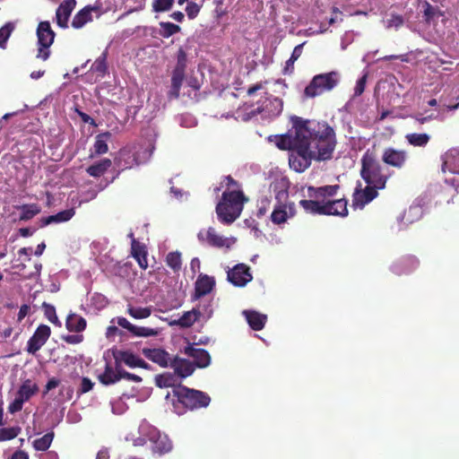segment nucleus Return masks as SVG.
Segmentation results:
<instances>
[{
	"instance_id": "13d9d810",
	"label": "nucleus",
	"mask_w": 459,
	"mask_h": 459,
	"mask_svg": "<svg viewBox=\"0 0 459 459\" xmlns=\"http://www.w3.org/2000/svg\"><path fill=\"white\" fill-rule=\"evenodd\" d=\"M60 385V380L56 377H51L44 386L43 395H46L49 391L57 387Z\"/></svg>"
},
{
	"instance_id": "bb28decb",
	"label": "nucleus",
	"mask_w": 459,
	"mask_h": 459,
	"mask_svg": "<svg viewBox=\"0 0 459 459\" xmlns=\"http://www.w3.org/2000/svg\"><path fill=\"white\" fill-rule=\"evenodd\" d=\"M111 136L112 134L108 131L97 134L93 144L94 152L90 157L93 158L95 155L107 153L108 152V142L110 141Z\"/></svg>"
},
{
	"instance_id": "6e6552de",
	"label": "nucleus",
	"mask_w": 459,
	"mask_h": 459,
	"mask_svg": "<svg viewBox=\"0 0 459 459\" xmlns=\"http://www.w3.org/2000/svg\"><path fill=\"white\" fill-rule=\"evenodd\" d=\"M39 49L37 57L46 61L50 56L49 48L53 44L56 33L48 21L40 22L37 28Z\"/></svg>"
},
{
	"instance_id": "0e129e2a",
	"label": "nucleus",
	"mask_w": 459,
	"mask_h": 459,
	"mask_svg": "<svg viewBox=\"0 0 459 459\" xmlns=\"http://www.w3.org/2000/svg\"><path fill=\"white\" fill-rule=\"evenodd\" d=\"M35 271L32 273H30L28 274H22L24 279H31L35 276H39L40 274V271L42 269V264L40 263H37L34 265Z\"/></svg>"
},
{
	"instance_id": "412c9836",
	"label": "nucleus",
	"mask_w": 459,
	"mask_h": 459,
	"mask_svg": "<svg viewBox=\"0 0 459 459\" xmlns=\"http://www.w3.org/2000/svg\"><path fill=\"white\" fill-rule=\"evenodd\" d=\"M339 189V185H328L320 187L308 186L307 195L310 198L331 200L330 198L334 197Z\"/></svg>"
},
{
	"instance_id": "79ce46f5",
	"label": "nucleus",
	"mask_w": 459,
	"mask_h": 459,
	"mask_svg": "<svg viewBox=\"0 0 459 459\" xmlns=\"http://www.w3.org/2000/svg\"><path fill=\"white\" fill-rule=\"evenodd\" d=\"M166 263L175 272L181 269V254L179 252H169L166 256Z\"/></svg>"
},
{
	"instance_id": "4be33fe9",
	"label": "nucleus",
	"mask_w": 459,
	"mask_h": 459,
	"mask_svg": "<svg viewBox=\"0 0 459 459\" xmlns=\"http://www.w3.org/2000/svg\"><path fill=\"white\" fill-rule=\"evenodd\" d=\"M170 367L174 368L175 373L181 378L191 376L195 369L193 362L179 357L173 358Z\"/></svg>"
},
{
	"instance_id": "423d86ee",
	"label": "nucleus",
	"mask_w": 459,
	"mask_h": 459,
	"mask_svg": "<svg viewBox=\"0 0 459 459\" xmlns=\"http://www.w3.org/2000/svg\"><path fill=\"white\" fill-rule=\"evenodd\" d=\"M340 82L338 72L332 71L315 75L304 90V96L315 98L334 89Z\"/></svg>"
},
{
	"instance_id": "c756f323",
	"label": "nucleus",
	"mask_w": 459,
	"mask_h": 459,
	"mask_svg": "<svg viewBox=\"0 0 459 459\" xmlns=\"http://www.w3.org/2000/svg\"><path fill=\"white\" fill-rule=\"evenodd\" d=\"M87 325L85 318L72 313L66 317L65 326L69 332L81 333L85 330Z\"/></svg>"
},
{
	"instance_id": "338daca9",
	"label": "nucleus",
	"mask_w": 459,
	"mask_h": 459,
	"mask_svg": "<svg viewBox=\"0 0 459 459\" xmlns=\"http://www.w3.org/2000/svg\"><path fill=\"white\" fill-rule=\"evenodd\" d=\"M30 309V306L26 304L22 305L18 313L17 320L21 322L28 315Z\"/></svg>"
},
{
	"instance_id": "37998d69",
	"label": "nucleus",
	"mask_w": 459,
	"mask_h": 459,
	"mask_svg": "<svg viewBox=\"0 0 459 459\" xmlns=\"http://www.w3.org/2000/svg\"><path fill=\"white\" fill-rule=\"evenodd\" d=\"M160 35L163 38H169L170 36L180 31V27L177 24H174L169 22H161L160 23Z\"/></svg>"
},
{
	"instance_id": "dca6fc26",
	"label": "nucleus",
	"mask_w": 459,
	"mask_h": 459,
	"mask_svg": "<svg viewBox=\"0 0 459 459\" xmlns=\"http://www.w3.org/2000/svg\"><path fill=\"white\" fill-rule=\"evenodd\" d=\"M420 265L419 259L414 255H408L397 260L392 265V272L397 275L409 274Z\"/></svg>"
},
{
	"instance_id": "c03bdc74",
	"label": "nucleus",
	"mask_w": 459,
	"mask_h": 459,
	"mask_svg": "<svg viewBox=\"0 0 459 459\" xmlns=\"http://www.w3.org/2000/svg\"><path fill=\"white\" fill-rule=\"evenodd\" d=\"M20 427L0 429V442L15 438L21 432Z\"/></svg>"
},
{
	"instance_id": "6e6d98bb",
	"label": "nucleus",
	"mask_w": 459,
	"mask_h": 459,
	"mask_svg": "<svg viewBox=\"0 0 459 459\" xmlns=\"http://www.w3.org/2000/svg\"><path fill=\"white\" fill-rule=\"evenodd\" d=\"M367 78H368V75L364 74L357 81L356 86L354 88V96L355 97L360 96L364 92Z\"/></svg>"
},
{
	"instance_id": "39448f33",
	"label": "nucleus",
	"mask_w": 459,
	"mask_h": 459,
	"mask_svg": "<svg viewBox=\"0 0 459 459\" xmlns=\"http://www.w3.org/2000/svg\"><path fill=\"white\" fill-rule=\"evenodd\" d=\"M173 395L178 398L179 403L191 411L205 408L211 402V398L206 393L185 385L175 387Z\"/></svg>"
},
{
	"instance_id": "49530a36",
	"label": "nucleus",
	"mask_w": 459,
	"mask_h": 459,
	"mask_svg": "<svg viewBox=\"0 0 459 459\" xmlns=\"http://www.w3.org/2000/svg\"><path fill=\"white\" fill-rule=\"evenodd\" d=\"M266 108L273 116H279L283 109V102L278 97H273L269 100V104L266 105Z\"/></svg>"
},
{
	"instance_id": "a878e982",
	"label": "nucleus",
	"mask_w": 459,
	"mask_h": 459,
	"mask_svg": "<svg viewBox=\"0 0 459 459\" xmlns=\"http://www.w3.org/2000/svg\"><path fill=\"white\" fill-rule=\"evenodd\" d=\"M249 326L255 331H260L264 327L267 316L254 310H245L243 312Z\"/></svg>"
},
{
	"instance_id": "2f4dec72",
	"label": "nucleus",
	"mask_w": 459,
	"mask_h": 459,
	"mask_svg": "<svg viewBox=\"0 0 459 459\" xmlns=\"http://www.w3.org/2000/svg\"><path fill=\"white\" fill-rule=\"evenodd\" d=\"M299 205L304 209V211L307 213L324 215V212H325L324 200L303 199V200L299 201Z\"/></svg>"
},
{
	"instance_id": "680f3d73",
	"label": "nucleus",
	"mask_w": 459,
	"mask_h": 459,
	"mask_svg": "<svg viewBox=\"0 0 459 459\" xmlns=\"http://www.w3.org/2000/svg\"><path fill=\"white\" fill-rule=\"evenodd\" d=\"M76 112L83 123L90 124L93 126H97L95 120L91 117H90L88 114H86L77 108H76Z\"/></svg>"
},
{
	"instance_id": "1a4fd4ad",
	"label": "nucleus",
	"mask_w": 459,
	"mask_h": 459,
	"mask_svg": "<svg viewBox=\"0 0 459 459\" xmlns=\"http://www.w3.org/2000/svg\"><path fill=\"white\" fill-rule=\"evenodd\" d=\"M197 238L202 244H207L212 247L225 248L227 250L230 249L236 242L235 238H225L219 235L212 227H209L207 230H201L197 234Z\"/></svg>"
},
{
	"instance_id": "9d476101",
	"label": "nucleus",
	"mask_w": 459,
	"mask_h": 459,
	"mask_svg": "<svg viewBox=\"0 0 459 459\" xmlns=\"http://www.w3.org/2000/svg\"><path fill=\"white\" fill-rule=\"evenodd\" d=\"M113 357L116 368H122V363H125L129 368H141L144 369H150L151 368L146 361L130 351L116 350L113 351Z\"/></svg>"
},
{
	"instance_id": "4d7b16f0",
	"label": "nucleus",
	"mask_w": 459,
	"mask_h": 459,
	"mask_svg": "<svg viewBox=\"0 0 459 459\" xmlns=\"http://www.w3.org/2000/svg\"><path fill=\"white\" fill-rule=\"evenodd\" d=\"M25 402L16 395L14 401L9 405V411L13 413L22 409V405Z\"/></svg>"
},
{
	"instance_id": "774afa93",
	"label": "nucleus",
	"mask_w": 459,
	"mask_h": 459,
	"mask_svg": "<svg viewBox=\"0 0 459 459\" xmlns=\"http://www.w3.org/2000/svg\"><path fill=\"white\" fill-rule=\"evenodd\" d=\"M11 459H29V455L26 452L22 450H18L13 453Z\"/></svg>"
},
{
	"instance_id": "58836bf2",
	"label": "nucleus",
	"mask_w": 459,
	"mask_h": 459,
	"mask_svg": "<svg viewBox=\"0 0 459 459\" xmlns=\"http://www.w3.org/2000/svg\"><path fill=\"white\" fill-rule=\"evenodd\" d=\"M54 438V432H48L43 437L33 441V447L37 451H46L49 448Z\"/></svg>"
},
{
	"instance_id": "f257e3e1",
	"label": "nucleus",
	"mask_w": 459,
	"mask_h": 459,
	"mask_svg": "<svg viewBox=\"0 0 459 459\" xmlns=\"http://www.w3.org/2000/svg\"><path fill=\"white\" fill-rule=\"evenodd\" d=\"M335 145L334 130L326 124L308 141L302 144L299 142L297 149L290 155V167L297 172H303L311 165L313 160L319 161L330 160Z\"/></svg>"
},
{
	"instance_id": "72a5a7b5",
	"label": "nucleus",
	"mask_w": 459,
	"mask_h": 459,
	"mask_svg": "<svg viewBox=\"0 0 459 459\" xmlns=\"http://www.w3.org/2000/svg\"><path fill=\"white\" fill-rule=\"evenodd\" d=\"M172 449V443L167 436L159 435L158 437L153 440L152 450L154 454L159 455H165L170 452Z\"/></svg>"
},
{
	"instance_id": "ea45409f",
	"label": "nucleus",
	"mask_w": 459,
	"mask_h": 459,
	"mask_svg": "<svg viewBox=\"0 0 459 459\" xmlns=\"http://www.w3.org/2000/svg\"><path fill=\"white\" fill-rule=\"evenodd\" d=\"M42 308L44 310L45 316L51 324L56 326H61V322L59 321L56 316V308L53 305L48 304L47 302H43Z\"/></svg>"
},
{
	"instance_id": "de8ad7c7",
	"label": "nucleus",
	"mask_w": 459,
	"mask_h": 459,
	"mask_svg": "<svg viewBox=\"0 0 459 459\" xmlns=\"http://www.w3.org/2000/svg\"><path fill=\"white\" fill-rule=\"evenodd\" d=\"M174 0H153L152 10L156 13H162L172 8Z\"/></svg>"
},
{
	"instance_id": "603ef678",
	"label": "nucleus",
	"mask_w": 459,
	"mask_h": 459,
	"mask_svg": "<svg viewBox=\"0 0 459 459\" xmlns=\"http://www.w3.org/2000/svg\"><path fill=\"white\" fill-rule=\"evenodd\" d=\"M404 23L403 17L400 14L392 13L390 19L386 21V28H401Z\"/></svg>"
},
{
	"instance_id": "0eeeda50",
	"label": "nucleus",
	"mask_w": 459,
	"mask_h": 459,
	"mask_svg": "<svg viewBox=\"0 0 459 459\" xmlns=\"http://www.w3.org/2000/svg\"><path fill=\"white\" fill-rule=\"evenodd\" d=\"M187 56L186 51L180 48L177 54V64L172 72L171 87L168 93L169 99H178L180 89L186 76Z\"/></svg>"
},
{
	"instance_id": "f03ea898",
	"label": "nucleus",
	"mask_w": 459,
	"mask_h": 459,
	"mask_svg": "<svg viewBox=\"0 0 459 459\" xmlns=\"http://www.w3.org/2000/svg\"><path fill=\"white\" fill-rule=\"evenodd\" d=\"M360 176L367 186L364 189H356L353 204L362 208L377 197L378 190L385 188L391 173L381 165L373 152L367 150L361 157Z\"/></svg>"
},
{
	"instance_id": "69168bd1",
	"label": "nucleus",
	"mask_w": 459,
	"mask_h": 459,
	"mask_svg": "<svg viewBox=\"0 0 459 459\" xmlns=\"http://www.w3.org/2000/svg\"><path fill=\"white\" fill-rule=\"evenodd\" d=\"M303 46H304V43L296 46L294 48L290 58H291L294 61H297L302 54Z\"/></svg>"
},
{
	"instance_id": "a19ab883",
	"label": "nucleus",
	"mask_w": 459,
	"mask_h": 459,
	"mask_svg": "<svg viewBox=\"0 0 459 459\" xmlns=\"http://www.w3.org/2000/svg\"><path fill=\"white\" fill-rule=\"evenodd\" d=\"M14 24L11 22H6L3 27L0 28V48L4 49L6 48V42L10 38L12 32L14 30Z\"/></svg>"
},
{
	"instance_id": "e433bc0d",
	"label": "nucleus",
	"mask_w": 459,
	"mask_h": 459,
	"mask_svg": "<svg viewBox=\"0 0 459 459\" xmlns=\"http://www.w3.org/2000/svg\"><path fill=\"white\" fill-rule=\"evenodd\" d=\"M406 141L409 143V144L415 146V147H424L426 146L429 140L430 136L428 134H407L405 135Z\"/></svg>"
},
{
	"instance_id": "5fc2aeb1",
	"label": "nucleus",
	"mask_w": 459,
	"mask_h": 459,
	"mask_svg": "<svg viewBox=\"0 0 459 459\" xmlns=\"http://www.w3.org/2000/svg\"><path fill=\"white\" fill-rule=\"evenodd\" d=\"M186 12L189 19H194L198 15L200 6L195 2H188L186 7Z\"/></svg>"
},
{
	"instance_id": "09e8293b",
	"label": "nucleus",
	"mask_w": 459,
	"mask_h": 459,
	"mask_svg": "<svg viewBox=\"0 0 459 459\" xmlns=\"http://www.w3.org/2000/svg\"><path fill=\"white\" fill-rule=\"evenodd\" d=\"M156 385L159 387H169L174 385V377L169 374H160L155 377Z\"/></svg>"
},
{
	"instance_id": "f8f14e48",
	"label": "nucleus",
	"mask_w": 459,
	"mask_h": 459,
	"mask_svg": "<svg viewBox=\"0 0 459 459\" xmlns=\"http://www.w3.org/2000/svg\"><path fill=\"white\" fill-rule=\"evenodd\" d=\"M50 334L51 329L48 325H39L27 342V352L30 354H35L47 342Z\"/></svg>"
},
{
	"instance_id": "c85d7f7f",
	"label": "nucleus",
	"mask_w": 459,
	"mask_h": 459,
	"mask_svg": "<svg viewBox=\"0 0 459 459\" xmlns=\"http://www.w3.org/2000/svg\"><path fill=\"white\" fill-rule=\"evenodd\" d=\"M99 380L105 385H112L121 380V368H113L107 364L104 372L100 375Z\"/></svg>"
},
{
	"instance_id": "bf43d9fd",
	"label": "nucleus",
	"mask_w": 459,
	"mask_h": 459,
	"mask_svg": "<svg viewBox=\"0 0 459 459\" xmlns=\"http://www.w3.org/2000/svg\"><path fill=\"white\" fill-rule=\"evenodd\" d=\"M63 340L70 344H78L83 341V336L82 334H70L63 336Z\"/></svg>"
},
{
	"instance_id": "8fccbe9b",
	"label": "nucleus",
	"mask_w": 459,
	"mask_h": 459,
	"mask_svg": "<svg viewBox=\"0 0 459 459\" xmlns=\"http://www.w3.org/2000/svg\"><path fill=\"white\" fill-rule=\"evenodd\" d=\"M271 199L267 196H262L258 201V209L256 216L262 218L264 216L270 209Z\"/></svg>"
},
{
	"instance_id": "f3484780",
	"label": "nucleus",
	"mask_w": 459,
	"mask_h": 459,
	"mask_svg": "<svg viewBox=\"0 0 459 459\" xmlns=\"http://www.w3.org/2000/svg\"><path fill=\"white\" fill-rule=\"evenodd\" d=\"M442 171L459 175V147H452L442 155Z\"/></svg>"
},
{
	"instance_id": "7ed1b4c3",
	"label": "nucleus",
	"mask_w": 459,
	"mask_h": 459,
	"mask_svg": "<svg viewBox=\"0 0 459 459\" xmlns=\"http://www.w3.org/2000/svg\"><path fill=\"white\" fill-rule=\"evenodd\" d=\"M327 123L318 122L315 120H305L301 117H295L293 118V128L295 130V134H282L279 137L277 141V146L281 150H291L294 152L299 145V142L300 143H304L306 141H308L315 135L316 133L320 132V129L323 128Z\"/></svg>"
},
{
	"instance_id": "9b49d317",
	"label": "nucleus",
	"mask_w": 459,
	"mask_h": 459,
	"mask_svg": "<svg viewBox=\"0 0 459 459\" xmlns=\"http://www.w3.org/2000/svg\"><path fill=\"white\" fill-rule=\"evenodd\" d=\"M228 281L236 287H245L253 280L251 269L246 264H238L227 273Z\"/></svg>"
},
{
	"instance_id": "7c9ffc66",
	"label": "nucleus",
	"mask_w": 459,
	"mask_h": 459,
	"mask_svg": "<svg viewBox=\"0 0 459 459\" xmlns=\"http://www.w3.org/2000/svg\"><path fill=\"white\" fill-rule=\"evenodd\" d=\"M112 166V161L110 159L105 158L94 164L89 166L86 169V172L93 178H100L103 176L106 171Z\"/></svg>"
},
{
	"instance_id": "473e14b6",
	"label": "nucleus",
	"mask_w": 459,
	"mask_h": 459,
	"mask_svg": "<svg viewBox=\"0 0 459 459\" xmlns=\"http://www.w3.org/2000/svg\"><path fill=\"white\" fill-rule=\"evenodd\" d=\"M38 391V385L33 383L30 379H26L19 387L17 396L22 399V401L27 402L30 397L36 394Z\"/></svg>"
},
{
	"instance_id": "cd10ccee",
	"label": "nucleus",
	"mask_w": 459,
	"mask_h": 459,
	"mask_svg": "<svg viewBox=\"0 0 459 459\" xmlns=\"http://www.w3.org/2000/svg\"><path fill=\"white\" fill-rule=\"evenodd\" d=\"M94 10L91 5H87L80 10L73 18L72 27L82 29L86 23L92 21L91 12Z\"/></svg>"
},
{
	"instance_id": "aec40b11",
	"label": "nucleus",
	"mask_w": 459,
	"mask_h": 459,
	"mask_svg": "<svg viewBox=\"0 0 459 459\" xmlns=\"http://www.w3.org/2000/svg\"><path fill=\"white\" fill-rule=\"evenodd\" d=\"M75 4V0H65L59 4L56 12V23L59 27H68V21Z\"/></svg>"
},
{
	"instance_id": "c9c22d12",
	"label": "nucleus",
	"mask_w": 459,
	"mask_h": 459,
	"mask_svg": "<svg viewBox=\"0 0 459 459\" xmlns=\"http://www.w3.org/2000/svg\"><path fill=\"white\" fill-rule=\"evenodd\" d=\"M108 50L105 49L101 55L96 58L94 63L91 65V70L96 73L98 75L103 77L108 72Z\"/></svg>"
},
{
	"instance_id": "5701e85b",
	"label": "nucleus",
	"mask_w": 459,
	"mask_h": 459,
	"mask_svg": "<svg viewBox=\"0 0 459 459\" xmlns=\"http://www.w3.org/2000/svg\"><path fill=\"white\" fill-rule=\"evenodd\" d=\"M131 255L137 261L142 269H147L148 261L146 247L135 239V238H133V241L131 242Z\"/></svg>"
},
{
	"instance_id": "a211bd4d",
	"label": "nucleus",
	"mask_w": 459,
	"mask_h": 459,
	"mask_svg": "<svg viewBox=\"0 0 459 459\" xmlns=\"http://www.w3.org/2000/svg\"><path fill=\"white\" fill-rule=\"evenodd\" d=\"M347 204V200L344 198L324 200V215L345 217L348 215Z\"/></svg>"
},
{
	"instance_id": "f704fd0d",
	"label": "nucleus",
	"mask_w": 459,
	"mask_h": 459,
	"mask_svg": "<svg viewBox=\"0 0 459 459\" xmlns=\"http://www.w3.org/2000/svg\"><path fill=\"white\" fill-rule=\"evenodd\" d=\"M21 210L20 221H27L40 213L41 208L38 204H26L16 207Z\"/></svg>"
},
{
	"instance_id": "e2e57ef3",
	"label": "nucleus",
	"mask_w": 459,
	"mask_h": 459,
	"mask_svg": "<svg viewBox=\"0 0 459 459\" xmlns=\"http://www.w3.org/2000/svg\"><path fill=\"white\" fill-rule=\"evenodd\" d=\"M117 324L119 326L128 330L130 333L134 328V325H132L126 318L125 317H118L117 318Z\"/></svg>"
},
{
	"instance_id": "20e7f679",
	"label": "nucleus",
	"mask_w": 459,
	"mask_h": 459,
	"mask_svg": "<svg viewBox=\"0 0 459 459\" xmlns=\"http://www.w3.org/2000/svg\"><path fill=\"white\" fill-rule=\"evenodd\" d=\"M247 201V198L240 190L223 192L215 209L219 221L226 225L233 223L240 216Z\"/></svg>"
},
{
	"instance_id": "b1692460",
	"label": "nucleus",
	"mask_w": 459,
	"mask_h": 459,
	"mask_svg": "<svg viewBox=\"0 0 459 459\" xmlns=\"http://www.w3.org/2000/svg\"><path fill=\"white\" fill-rule=\"evenodd\" d=\"M215 285L213 277L208 275H200L195 281V298L199 299L210 293Z\"/></svg>"
},
{
	"instance_id": "393cba45",
	"label": "nucleus",
	"mask_w": 459,
	"mask_h": 459,
	"mask_svg": "<svg viewBox=\"0 0 459 459\" xmlns=\"http://www.w3.org/2000/svg\"><path fill=\"white\" fill-rule=\"evenodd\" d=\"M75 214L74 208L66 209L61 211L54 215H49L47 217H42L40 219V226L46 227L52 223H63L70 221Z\"/></svg>"
},
{
	"instance_id": "4468645a",
	"label": "nucleus",
	"mask_w": 459,
	"mask_h": 459,
	"mask_svg": "<svg viewBox=\"0 0 459 459\" xmlns=\"http://www.w3.org/2000/svg\"><path fill=\"white\" fill-rule=\"evenodd\" d=\"M407 159L408 155L405 151L394 148H386L382 155L384 163L396 169L403 168Z\"/></svg>"
},
{
	"instance_id": "a18cd8bd",
	"label": "nucleus",
	"mask_w": 459,
	"mask_h": 459,
	"mask_svg": "<svg viewBox=\"0 0 459 459\" xmlns=\"http://www.w3.org/2000/svg\"><path fill=\"white\" fill-rule=\"evenodd\" d=\"M127 312L132 317L135 319H143L151 316L152 309L150 307H129Z\"/></svg>"
},
{
	"instance_id": "4c0bfd02",
	"label": "nucleus",
	"mask_w": 459,
	"mask_h": 459,
	"mask_svg": "<svg viewBox=\"0 0 459 459\" xmlns=\"http://www.w3.org/2000/svg\"><path fill=\"white\" fill-rule=\"evenodd\" d=\"M200 315V311L195 309L185 312L178 319V325L182 327H190L199 319Z\"/></svg>"
},
{
	"instance_id": "2eb2a0df",
	"label": "nucleus",
	"mask_w": 459,
	"mask_h": 459,
	"mask_svg": "<svg viewBox=\"0 0 459 459\" xmlns=\"http://www.w3.org/2000/svg\"><path fill=\"white\" fill-rule=\"evenodd\" d=\"M184 353L194 359L193 363L195 368H206L211 363V356L204 349L188 344L184 348Z\"/></svg>"
},
{
	"instance_id": "ddd939ff",
	"label": "nucleus",
	"mask_w": 459,
	"mask_h": 459,
	"mask_svg": "<svg viewBox=\"0 0 459 459\" xmlns=\"http://www.w3.org/2000/svg\"><path fill=\"white\" fill-rule=\"evenodd\" d=\"M296 214V206L293 202L279 203L271 213V221L273 224L280 225L285 223L288 219L294 217Z\"/></svg>"
},
{
	"instance_id": "864d4df0",
	"label": "nucleus",
	"mask_w": 459,
	"mask_h": 459,
	"mask_svg": "<svg viewBox=\"0 0 459 459\" xmlns=\"http://www.w3.org/2000/svg\"><path fill=\"white\" fill-rule=\"evenodd\" d=\"M94 386V383L89 377H82L81 386L77 390V394L82 395L90 392Z\"/></svg>"
},
{
	"instance_id": "6ab92c4d",
	"label": "nucleus",
	"mask_w": 459,
	"mask_h": 459,
	"mask_svg": "<svg viewBox=\"0 0 459 459\" xmlns=\"http://www.w3.org/2000/svg\"><path fill=\"white\" fill-rule=\"evenodd\" d=\"M143 354L152 362L158 364L161 368H167L170 366V362L173 359L168 351L163 349H149L144 348Z\"/></svg>"
},
{
	"instance_id": "3c124183",
	"label": "nucleus",
	"mask_w": 459,
	"mask_h": 459,
	"mask_svg": "<svg viewBox=\"0 0 459 459\" xmlns=\"http://www.w3.org/2000/svg\"><path fill=\"white\" fill-rule=\"evenodd\" d=\"M131 333L135 336H143V337L154 336L157 334V331L152 328L143 327V326H136V325H134V328L131 331Z\"/></svg>"
},
{
	"instance_id": "052dcab7",
	"label": "nucleus",
	"mask_w": 459,
	"mask_h": 459,
	"mask_svg": "<svg viewBox=\"0 0 459 459\" xmlns=\"http://www.w3.org/2000/svg\"><path fill=\"white\" fill-rule=\"evenodd\" d=\"M122 378L130 380V381H134L136 383H140L143 380L141 377H139L135 374L129 373V372L124 370L123 368H121V379Z\"/></svg>"
}]
</instances>
